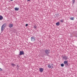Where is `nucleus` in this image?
Here are the masks:
<instances>
[{"label":"nucleus","mask_w":77,"mask_h":77,"mask_svg":"<svg viewBox=\"0 0 77 77\" xmlns=\"http://www.w3.org/2000/svg\"><path fill=\"white\" fill-rule=\"evenodd\" d=\"M20 55H23V54H24V51H20Z\"/></svg>","instance_id":"423d86ee"},{"label":"nucleus","mask_w":77,"mask_h":77,"mask_svg":"<svg viewBox=\"0 0 77 77\" xmlns=\"http://www.w3.org/2000/svg\"><path fill=\"white\" fill-rule=\"evenodd\" d=\"M61 66H62V67H63V66H64V64H63V63H62V64H61Z\"/></svg>","instance_id":"dca6fc26"},{"label":"nucleus","mask_w":77,"mask_h":77,"mask_svg":"<svg viewBox=\"0 0 77 77\" xmlns=\"http://www.w3.org/2000/svg\"><path fill=\"white\" fill-rule=\"evenodd\" d=\"M60 22L61 23H63V20H60Z\"/></svg>","instance_id":"f3484780"},{"label":"nucleus","mask_w":77,"mask_h":77,"mask_svg":"<svg viewBox=\"0 0 77 77\" xmlns=\"http://www.w3.org/2000/svg\"><path fill=\"white\" fill-rule=\"evenodd\" d=\"M34 29H36L37 28V26L36 25H35L34 26Z\"/></svg>","instance_id":"2eb2a0df"},{"label":"nucleus","mask_w":77,"mask_h":77,"mask_svg":"<svg viewBox=\"0 0 77 77\" xmlns=\"http://www.w3.org/2000/svg\"><path fill=\"white\" fill-rule=\"evenodd\" d=\"M11 1H13L14 0H10Z\"/></svg>","instance_id":"4be33fe9"},{"label":"nucleus","mask_w":77,"mask_h":77,"mask_svg":"<svg viewBox=\"0 0 77 77\" xmlns=\"http://www.w3.org/2000/svg\"><path fill=\"white\" fill-rule=\"evenodd\" d=\"M13 25L12 24H10L8 26V27H10V28H11L13 27Z\"/></svg>","instance_id":"0eeeda50"},{"label":"nucleus","mask_w":77,"mask_h":77,"mask_svg":"<svg viewBox=\"0 0 77 77\" xmlns=\"http://www.w3.org/2000/svg\"><path fill=\"white\" fill-rule=\"evenodd\" d=\"M64 64H66V63H68V61H64Z\"/></svg>","instance_id":"9b49d317"},{"label":"nucleus","mask_w":77,"mask_h":77,"mask_svg":"<svg viewBox=\"0 0 77 77\" xmlns=\"http://www.w3.org/2000/svg\"><path fill=\"white\" fill-rule=\"evenodd\" d=\"M31 0H27V1H28V2H30V1H31Z\"/></svg>","instance_id":"412c9836"},{"label":"nucleus","mask_w":77,"mask_h":77,"mask_svg":"<svg viewBox=\"0 0 77 77\" xmlns=\"http://www.w3.org/2000/svg\"><path fill=\"white\" fill-rule=\"evenodd\" d=\"M3 16H0V20H2L3 19Z\"/></svg>","instance_id":"9d476101"},{"label":"nucleus","mask_w":77,"mask_h":77,"mask_svg":"<svg viewBox=\"0 0 77 77\" xmlns=\"http://www.w3.org/2000/svg\"><path fill=\"white\" fill-rule=\"evenodd\" d=\"M31 40L32 42H35V37L32 36L31 38Z\"/></svg>","instance_id":"20e7f679"},{"label":"nucleus","mask_w":77,"mask_h":77,"mask_svg":"<svg viewBox=\"0 0 77 77\" xmlns=\"http://www.w3.org/2000/svg\"><path fill=\"white\" fill-rule=\"evenodd\" d=\"M70 19L71 20H74V17H72L70 18Z\"/></svg>","instance_id":"4468645a"},{"label":"nucleus","mask_w":77,"mask_h":77,"mask_svg":"<svg viewBox=\"0 0 77 77\" xmlns=\"http://www.w3.org/2000/svg\"><path fill=\"white\" fill-rule=\"evenodd\" d=\"M63 58L65 60H67V57H64Z\"/></svg>","instance_id":"f8f14e48"},{"label":"nucleus","mask_w":77,"mask_h":77,"mask_svg":"<svg viewBox=\"0 0 77 77\" xmlns=\"http://www.w3.org/2000/svg\"><path fill=\"white\" fill-rule=\"evenodd\" d=\"M6 26V24L4 23L2 27V30H3L5 29V27Z\"/></svg>","instance_id":"7ed1b4c3"},{"label":"nucleus","mask_w":77,"mask_h":77,"mask_svg":"<svg viewBox=\"0 0 77 77\" xmlns=\"http://www.w3.org/2000/svg\"><path fill=\"white\" fill-rule=\"evenodd\" d=\"M26 27H27V26H28V24H26L25 25Z\"/></svg>","instance_id":"6ab92c4d"},{"label":"nucleus","mask_w":77,"mask_h":77,"mask_svg":"<svg viewBox=\"0 0 77 77\" xmlns=\"http://www.w3.org/2000/svg\"><path fill=\"white\" fill-rule=\"evenodd\" d=\"M14 10L16 11H18V10H19V8H15Z\"/></svg>","instance_id":"1a4fd4ad"},{"label":"nucleus","mask_w":77,"mask_h":77,"mask_svg":"<svg viewBox=\"0 0 77 77\" xmlns=\"http://www.w3.org/2000/svg\"><path fill=\"white\" fill-rule=\"evenodd\" d=\"M56 25L57 26H59V25H60V23H59V22H58L56 23Z\"/></svg>","instance_id":"6e6552de"},{"label":"nucleus","mask_w":77,"mask_h":77,"mask_svg":"<svg viewBox=\"0 0 77 77\" xmlns=\"http://www.w3.org/2000/svg\"><path fill=\"white\" fill-rule=\"evenodd\" d=\"M72 2L73 3H74V2H75V0H72Z\"/></svg>","instance_id":"a211bd4d"},{"label":"nucleus","mask_w":77,"mask_h":77,"mask_svg":"<svg viewBox=\"0 0 77 77\" xmlns=\"http://www.w3.org/2000/svg\"><path fill=\"white\" fill-rule=\"evenodd\" d=\"M0 71H2V69L1 68H0Z\"/></svg>","instance_id":"aec40b11"},{"label":"nucleus","mask_w":77,"mask_h":77,"mask_svg":"<svg viewBox=\"0 0 77 77\" xmlns=\"http://www.w3.org/2000/svg\"><path fill=\"white\" fill-rule=\"evenodd\" d=\"M48 68H51V69H53V64H49L48 65Z\"/></svg>","instance_id":"f03ea898"},{"label":"nucleus","mask_w":77,"mask_h":77,"mask_svg":"<svg viewBox=\"0 0 77 77\" xmlns=\"http://www.w3.org/2000/svg\"><path fill=\"white\" fill-rule=\"evenodd\" d=\"M43 71H44V69L42 68H39V71L40 72H43Z\"/></svg>","instance_id":"39448f33"},{"label":"nucleus","mask_w":77,"mask_h":77,"mask_svg":"<svg viewBox=\"0 0 77 77\" xmlns=\"http://www.w3.org/2000/svg\"><path fill=\"white\" fill-rule=\"evenodd\" d=\"M45 53L46 54H48L50 53V51L48 49H46L45 51Z\"/></svg>","instance_id":"f257e3e1"},{"label":"nucleus","mask_w":77,"mask_h":77,"mask_svg":"<svg viewBox=\"0 0 77 77\" xmlns=\"http://www.w3.org/2000/svg\"><path fill=\"white\" fill-rule=\"evenodd\" d=\"M11 66H13V67H14V66H15V65L13 63H12V64H11Z\"/></svg>","instance_id":"ddd939ff"}]
</instances>
